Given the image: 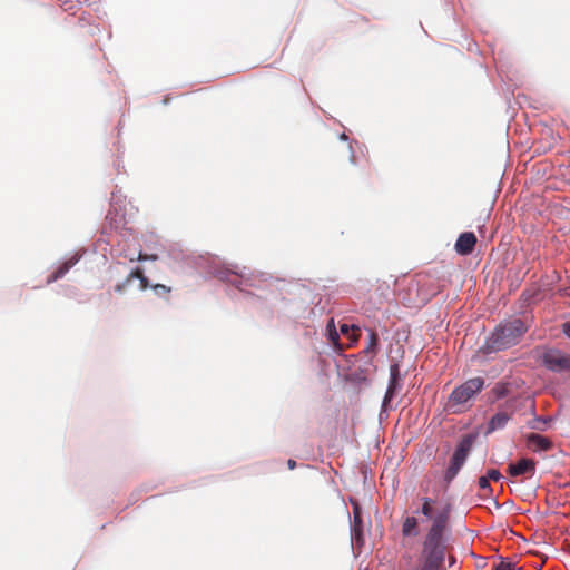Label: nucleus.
<instances>
[{
    "instance_id": "obj_1",
    "label": "nucleus",
    "mask_w": 570,
    "mask_h": 570,
    "mask_svg": "<svg viewBox=\"0 0 570 570\" xmlns=\"http://www.w3.org/2000/svg\"><path fill=\"white\" fill-rule=\"evenodd\" d=\"M420 501L421 508L402 520V538L405 540L419 537L420 525H424L425 532L421 542L419 563L414 570H444L451 507L449 504L439 507L436 501L430 497H423Z\"/></svg>"
},
{
    "instance_id": "obj_2",
    "label": "nucleus",
    "mask_w": 570,
    "mask_h": 570,
    "mask_svg": "<svg viewBox=\"0 0 570 570\" xmlns=\"http://www.w3.org/2000/svg\"><path fill=\"white\" fill-rule=\"evenodd\" d=\"M527 331L528 325L520 318H513L501 323L487 340L482 350L484 353L507 350L518 344Z\"/></svg>"
},
{
    "instance_id": "obj_3",
    "label": "nucleus",
    "mask_w": 570,
    "mask_h": 570,
    "mask_svg": "<svg viewBox=\"0 0 570 570\" xmlns=\"http://www.w3.org/2000/svg\"><path fill=\"white\" fill-rule=\"evenodd\" d=\"M484 387V380L482 377H473L461 385L456 386L450 394L446 403V407L453 413L463 412L471 401L478 393Z\"/></svg>"
},
{
    "instance_id": "obj_4",
    "label": "nucleus",
    "mask_w": 570,
    "mask_h": 570,
    "mask_svg": "<svg viewBox=\"0 0 570 570\" xmlns=\"http://www.w3.org/2000/svg\"><path fill=\"white\" fill-rule=\"evenodd\" d=\"M542 362L552 372H570V355L559 350H549L542 356Z\"/></svg>"
},
{
    "instance_id": "obj_5",
    "label": "nucleus",
    "mask_w": 570,
    "mask_h": 570,
    "mask_svg": "<svg viewBox=\"0 0 570 570\" xmlns=\"http://www.w3.org/2000/svg\"><path fill=\"white\" fill-rule=\"evenodd\" d=\"M474 440L475 436L472 434L463 435L451 458V461L454 463V465H459L461 468L463 466L472 449Z\"/></svg>"
},
{
    "instance_id": "obj_6",
    "label": "nucleus",
    "mask_w": 570,
    "mask_h": 570,
    "mask_svg": "<svg viewBox=\"0 0 570 570\" xmlns=\"http://www.w3.org/2000/svg\"><path fill=\"white\" fill-rule=\"evenodd\" d=\"M351 539L352 542L357 547H362L364 544V532H363V520L361 508L355 504L353 507V523L351 527Z\"/></svg>"
},
{
    "instance_id": "obj_7",
    "label": "nucleus",
    "mask_w": 570,
    "mask_h": 570,
    "mask_svg": "<svg viewBox=\"0 0 570 570\" xmlns=\"http://www.w3.org/2000/svg\"><path fill=\"white\" fill-rule=\"evenodd\" d=\"M478 239L476 236L471 232L462 233L454 245V248L460 255H469L473 252Z\"/></svg>"
},
{
    "instance_id": "obj_8",
    "label": "nucleus",
    "mask_w": 570,
    "mask_h": 570,
    "mask_svg": "<svg viewBox=\"0 0 570 570\" xmlns=\"http://www.w3.org/2000/svg\"><path fill=\"white\" fill-rule=\"evenodd\" d=\"M535 472V462L532 459H521L514 464H509L508 473L511 476H519L523 474L533 475Z\"/></svg>"
},
{
    "instance_id": "obj_9",
    "label": "nucleus",
    "mask_w": 570,
    "mask_h": 570,
    "mask_svg": "<svg viewBox=\"0 0 570 570\" xmlns=\"http://www.w3.org/2000/svg\"><path fill=\"white\" fill-rule=\"evenodd\" d=\"M400 386V367L397 364H392L390 366V383L383 400V405H386L392 400Z\"/></svg>"
},
{
    "instance_id": "obj_10",
    "label": "nucleus",
    "mask_w": 570,
    "mask_h": 570,
    "mask_svg": "<svg viewBox=\"0 0 570 570\" xmlns=\"http://www.w3.org/2000/svg\"><path fill=\"white\" fill-rule=\"evenodd\" d=\"M527 443L533 451H549L552 449V442L548 438L537 433H530L527 436Z\"/></svg>"
},
{
    "instance_id": "obj_11",
    "label": "nucleus",
    "mask_w": 570,
    "mask_h": 570,
    "mask_svg": "<svg viewBox=\"0 0 570 570\" xmlns=\"http://www.w3.org/2000/svg\"><path fill=\"white\" fill-rule=\"evenodd\" d=\"M78 262V256L75 255L68 261L63 262L47 279V283H53L59 278L63 277L66 273L76 265Z\"/></svg>"
},
{
    "instance_id": "obj_12",
    "label": "nucleus",
    "mask_w": 570,
    "mask_h": 570,
    "mask_svg": "<svg viewBox=\"0 0 570 570\" xmlns=\"http://www.w3.org/2000/svg\"><path fill=\"white\" fill-rule=\"evenodd\" d=\"M510 419L511 416L507 412H498L491 417L488 424L487 433H492L495 430L503 429Z\"/></svg>"
},
{
    "instance_id": "obj_13",
    "label": "nucleus",
    "mask_w": 570,
    "mask_h": 570,
    "mask_svg": "<svg viewBox=\"0 0 570 570\" xmlns=\"http://www.w3.org/2000/svg\"><path fill=\"white\" fill-rule=\"evenodd\" d=\"M377 346H379V335L374 330L370 328L368 330V341H367V344L363 352L366 355L374 356L377 352Z\"/></svg>"
},
{
    "instance_id": "obj_14",
    "label": "nucleus",
    "mask_w": 570,
    "mask_h": 570,
    "mask_svg": "<svg viewBox=\"0 0 570 570\" xmlns=\"http://www.w3.org/2000/svg\"><path fill=\"white\" fill-rule=\"evenodd\" d=\"M219 279L227 282L237 288H240L243 282H242V275L235 272L226 271V272H219L218 273Z\"/></svg>"
},
{
    "instance_id": "obj_15",
    "label": "nucleus",
    "mask_w": 570,
    "mask_h": 570,
    "mask_svg": "<svg viewBox=\"0 0 570 570\" xmlns=\"http://www.w3.org/2000/svg\"><path fill=\"white\" fill-rule=\"evenodd\" d=\"M461 466L454 465V463L450 460L449 466L444 472V481L449 484L459 473Z\"/></svg>"
},
{
    "instance_id": "obj_16",
    "label": "nucleus",
    "mask_w": 570,
    "mask_h": 570,
    "mask_svg": "<svg viewBox=\"0 0 570 570\" xmlns=\"http://www.w3.org/2000/svg\"><path fill=\"white\" fill-rule=\"evenodd\" d=\"M479 483V488L480 490L482 491V493L480 494L482 498H488L491 495L492 493V489H491V485H490V482L488 480V476H481L478 481Z\"/></svg>"
},
{
    "instance_id": "obj_17",
    "label": "nucleus",
    "mask_w": 570,
    "mask_h": 570,
    "mask_svg": "<svg viewBox=\"0 0 570 570\" xmlns=\"http://www.w3.org/2000/svg\"><path fill=\"white\" fill-rule=\"evenodd\" d=\"M151 287L158 296H166L171 292V288L164 284H155Z\"/></svg>"
},
{
    "instance_id": "obj_18",
    "label": "nucleus",
    "mask_w": 570,
    "mask_h": 570,
    "mask_svg": "<svg viewBox=\"0 0 570 570\" xmlns=\"http://www.w3.org/2000/svg\"><path fill=\"white\" fill-rule=\"evenodd\" d=\"M435 295V292H432V293H421L419 294V297L413 303L414 305H424L426 304L432 296Z\"/></svg>"
},
{
    "instance_id": "obj_19",
    "label": "nucleus",
    "mask_w": 570,
    "mask_h": 570,
    "mask_svg": "<svg viewBox=\"0 0 570 570\" xmlns=\"http://www.w3.org/2000/svg\"><path fill=\"white\" fill-rule=\"evenodd\" d=\"M142 276H145L142 269L137 267L134 271H131L129 275L126 277V283H131L134 278L140 279Z\"/></svg>"
},
{
    "instance_id": "obj_20",
    "label": "nucleus",
    "mask_w": 570,
    "mask_h": 570,
    "mask_svg": "<svg viewBox=\"0 0 570 570\" xmlns=\"http://www.w3.org/2000/svg\"><path fill=\"white\" fill-rule=\"evenodd\" d=\"M328 331H330V338L333 343H337L340 336L335 330V326H334V322L333 320H331L330 324H328Z\"/></svg>"
},
{
    "instance_id": "obj_21",
    "label": "nucleus",
    "mask_w": 570,
    "mask_h": 570,
    "mask_svg": "<svg viewBox=\"0 0 570 570\" xmlns=\"http://www.w3.org/2000/svg\"><path fill=\"white\" fill-rule=\"evenodd\" d=\"M493 570H514V566L510 562H505L502 560L494 566Z\"/></svg>"
},
{
    "instance_id": "obj_22",
    "label": "nucleus",
    "mask_w": 570,
    "mask_h": 570,
    "mask_svg": "<svg viewBox=\"0 0 570 570\" xmlns=\"http://www.w3.org/2000/svg\"><path fill=\"white\" fill-rule=\"evenodd\" d=\"M156 261L157 259V255H148V254H142V253H139L136 261H139V262H142V261ZM131 262L135 261V258H130Z\"/></svg>"
},
{
    "instance_id": "obj_23",
    "label": "nucleus",
    "mask_w": 570,
    "mask_h": 570,
    "mask_svg": "<svg viewBox=\"0 0 570 570\" xmlns=\"http://www.w3.org/2000/svg\"><path fill=\"white\" fill-rule=\"evenodd\" d=\"M340 330H341L342 334H348L350 331H353L354 333L355 332H360V327L358 326H355V325L350 326L347 324H342Z\"/></svg>"
},
{
    "instance_id": "obj_24",
    "label": "nucleus",
    "mask_w": 570,
    "mask_h": 570,
    "mask_svg": "<svg viewBox=\"0 0 570 570\" xmlns=\"http://www.w3.org/2000/svg\"><path fill=\"white\" fill-rule=\"evenodd\" d=\"M485 476H488L489 481L490 480L498 481L501 478V473L495 469H491L488 471Z\"/></svg>"
},
{
    "instance_id": "obj_25",
    "label": "nucleus",
    "mask_w": 570,
    "mask_h": 570,
    "mask_svg": "<svg viewBox=\"0 0 570 570\" xmlns=\"http://www.w3.org/2000/svg\"><path fill=\"white\" fill-rule=\"evenodd\" d=\"M139 285H140V289L141 291H145L147 289L148 287H150V284H149V281L146 276H142L140 279H139Z\"/></svg>"
},
{
    "instance_id": "obj_26",
    "label": "nucleus",
    "mask_w": 570,
    "mask_h": 570,
    "mask_svg": "<svg viewBox=\"0 0 570 570\" xmlns=\"http://www.w3.org/2000/svg\"><path fill=\"white\" fill-rule=\"evenodd\" d=\"M130 283H126V279L122 283H119L115 286V291L117 293H121Z\"/></svg>"
},
{
    "instance_id": "obj_27",
    "label": "nucleus",
    "mask_w": 570,
    "mask_h": 570,
    "mask_svg": "<svg viewBox=\"0 0 570 570\" xmlns=\"http://www.w3.org/2000/svg\"><path fill=\"white\" fill-rule=\"evenodd\" d=\"M563 333L570 337V322L563 324Z\"/></svg>"
},
{
    "instance_id": "obj_28",
    "label": "nucleus",
    "mask_w": 570,
    "mask_h": 570,
    "mask_svg": "<svg viewBox=\"0 0 570 570\" xmlns=\"http://www.w3.org/2000/svg\"><path fill=\"white\" fill-rule=\"evenodd\" d=\"M287 465H288V468H289L291 470H293V469L296 466V462H295L294 460L289 459V460L287 461Z\"/></svg>"
},
{
    "instance_id": "obj_29",
    "label": "nucleus",
    "mask_w": 570,
    "mask_h": 570,
    "mask_svg": "<svg viewBox=\"0 0 570 570\" xmlns=\"http://www.w3.org/2000/svg\"><path fill=\"white\" fill-rule=\"evenodd\" d=\"M421 283V279H417L415 284H411L409 289L411 291L413 287H416V289L419 291V284Z\"/></svg>"
},
{
    "instance_id": "obj_30",
    "label": "nucleus",
    "mask_w": 570,
    "mask_h": 570,
    "mask_svg": "<svg viewBox=\"0 0 570 570\" xmlns=\"http://www.w3.org/2000/svg\"><path fill=\"white\" fill-rule=\"evenodd\" d=\"M449 561H450V567L453 566L455 563V558L453 556H451L449 558Z\"/></svg>"
},
{
    "instance_id": "obj_31",
    "label": "nucleus",
    "mask_w": 570,
    "mask_h": 570,
    "mask_svg": "<svg viewBox=\"0 0 570 570\" xmlns=\"http://www.w3.org/2000/svg\"><path fill=\"white\" fill-rule=\"evenodd\" d=\"M403 559H406L409 562H411L412 561V556L411 554H404Z\"/></svg>"
},
{
    "instance_id": "obj_32",
    "label": "nucleus",
    "mask_w": 570,
    "mask_h": 570,
    "mask_svg": "<svg viewBox=\"0 0 570 570\" xmlns=\"http://www.w3.org/2000/svg\"><path fill=\"white\" fill-rule=\"evenodd\" d=\"M563 293L566 296H570V287L564 288Z\"/></svg>"
},
{
    "instance_id": "obj_33",
    "label": "nucleus",
    "mask_w": 570,
    "mask_h": 570,
    "mask_svg": "<svg viewBox=\"0 0 570 570\" xmlns=\"http://www.w3.org/2000/svg\"><path fill=\"white\" fill-rule=\"evenodd\" d=\"M358 337H360V334H353V337H352V338H353V341H355V342H356V341H358Z\"/></svg>"
},
{
    "instance_id": "obj_34",
    "label": "nucleus",
    "mask_w": 570,
    "mask_h": 570,
    "mask_svg": "<svg viewBox=\"0 0 570 570\" xmlns=\"http://www.w3.org/2000/svg\"><path fill=\"white\" fill-rule=\"evenodd\" d=\"M535 421H538V422L540 421V423L547 422L546 419H541V417H537Z\"/></svg>"
},
{
    "instance_id": "obj_35",
    "label": "nucleus",
    "mask_w": 570,
    "mask_h": 570,
    "mask_svg": "<svg viewBox=\"0 0 570 570\" xmlns=\"http://www.w3.org/2000/svg\"><path fill=\"white\" fill-rule=\"evenodd\" d=\"M535 421H538V422L540 421V423L547 422L546 419H541V417H537Z\"/></svg>"
}]
</instances>
